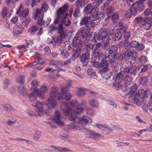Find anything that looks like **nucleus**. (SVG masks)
<instances>
[{"label": "nucleus", "instance_id": "obj_41", "mask_svg": "<svg viewBox=\"0 0 152 152\" xmlns=\"http://www.w3.org/2000/svg\"><path fill=\"white\" fill-rule=\"evenodd\" d=\"M60 55L61 57L64 58H66L69 56V54L67 50L64 49L62 50L61 52Z\"/></svg>", "mask_w": 152, "mask_h": 152}, {"label": "nucleus", "instance_id": "obj_36", "mask_svg": "<svg viewBox=\"0 0 152 152\" xmlns=\"http://www.w3.org/2000/svg\"><path fill=\"white\" fill-rule=\"evenodd\" d=\"M41 136V132L38 130H36L33 136V139L36 141H37Z\"/></svg>", "mask_w": 152, "mask_h": 152}, {"label": "nucleus", "instance_id": "obj_17", "mask_svg": "<svg viewBox=\"0 0 152 152\" xmlns=\"http://www.w3.org/2000/svg\"><path fill=\"white\" fill-rule=\"evenodd\" d=\"M115 50L116 47L114 45H112L109 47L105 52L104 55L105 58H106L107 59H109L111 57H112V56L111 54L115 51Z\"/></svg>", "mask_w": 152, "mask_h": 152}, {"label": "nucleus", "instance_id": "obj_33", "mask_svg": "<svg viewBox=\"0 0 152 152\" xmlns=\"http://www.w3.org/2000/svg\"><path fill=\"white\" fill-rule=\"evenodd\" d=\"M124 80L125 84L126 86L130 85L133 83L132 77L129 75H128L124 77Z\"/></svg>", "mask_w": 152, "mask_h": 152}, {"label": "nucleus", "instance_id": "obj_55", "mask_svg": "<svg viewBox=\"0 0 152 152\" xmlns=\"http://www.w3.org/2000/svg\"><path fill=\"white\" fill-rule=\"evenodd\" d=\"M87 73L88 75H90L91 76H94L96 74L95 70L93 69H88L87 70Z\"/></svg>", "mask_w": 152, "mask_h": 152}, {"label": "nucleus", "instance_id": "obj_46", "mask_svg": "<svg viewBox=\"0 0 152 152\" xmlns=\"http://www.w3.org/2000/svg\"><path fill=\"white\" fill-rule=\"evenodd\" d=\"M18 91L23 96H25L26 94V88L22 86H20L18 87Z\"/></svg>", "mask_w": 152, "mask_h": 152}, {"label": "nucleus", "instance_id": "obj_37", "mask_svg": "<svg viewBox=\"0 0 152 152\" xmlns=\"http://www.w3.org/2000/svg\"><path fill=\"white\" fill-rule=\"evenodd\" d=\"M89 104L91 106L96 108H98L99 106L97 101L94 99L89 101Z\"/></svg>", "mask_w": 152, "mask_h": 152}, {"label": "nucleus", "instance_id": "obj_7", "mask_svg": "<svg viewBox=\"0 0 152 152\" xmlns=\"http://www.w3.org/2000/svg\"><path fill=\"white\" fill-rule=\"evenodd\" d=\"M99 13L96 16L92 17L90 22L88 23L86 27L87 28V30L90 31L91 28H94L96 26L99 25L100 23V18L99 17Z\"/></svg>", "mask_w": 152, "mask_h": 152}, {"label": "nucleus", "instance_id": "obj_42", "mask_svg": "<svg viewBox=\"0 0 152 152\" xmlns=\"http://www.w3.org/2000/svg\"><path fill=\"white\" fill-rule=\"evenodd\" d=\"M128 12H130L131 15H136L137 13V11L135 7L132 6L128 10Z\"/></svg>", "mask_w": 152, "mask_h": 152}, {"label": "nucleus", "instance_id": "obj_44", "mask_svg": "<svg viewBox=\"0 0 152 152\" xmlns=\"http://www.w3.org/2000/svg\"><path fill=\"white\" fill-rule=\"evenodd\" d=\"M85 5V1L84 0H77L76 5L79 8H82Z\"/></svg>", "mask_w": 152, "mask_h": 152}, {"label": "nucleus", "instance_id": "obj_53", "mask_svg": "<svg viewBox=\"0 0 152 152\" xmlns=\"http://www.w3.org/2000/svg\"><path fill=\"white\" fill-rule=\"evenodd\" d=\"M16 81L17 82L20 83L23 85L24 83L25 82V77L23 75H21L18 78V80Z\"/></svg>", "mask_w": 152, "mask_h": 152}, {"label": "nucleus", "instance_id": "obj_25", "mask_svg": "<svg viewBox=\"0 0 152 152\" xmlns=\"http://www.w3.org/2000/svg\"><path fill=\"white\" fill-rule=\"evenodd\" d=\"M117 56L116 55H114L113 56V58L112 59H108V63H110L111 64V66H113L115 67H117L118 66V61L117 60H118V59L116 58Z\"/></svg>", "mask_w": 152, "mask_h": 152}, {"label": "nucleus", "instance_id": "obj_34", "mask_svg": "<svg viewBox=\"0 0 152 152\" xmlns=\"http://www.w3.org/2000/svg\"><path fill=\"white\" fill-rule=\"evenodd\" d=\"M63 41L62 39H52L49 40L48 39L47 41L49 44H52L55 45L56 44L61 43Z\"/></svg>", "mask_w": 152, "mask_h": 152}, {"label": "nucleus", "instance_id": "obj_20", "mask_svg": "<svg viewBox=\"0 0 152 152\" xmlns=\"http://www.w3.org/2000/svg\"><path fill=\"white\" fill-rule=\"evenodd\" d=\"M89 19V17L86 16L83 17L80 20V25L81 26L85 25V26L83 27V31L84 30H87V28L86 27L87 26L88 24V20Z\"/></svg>", "mask_w": 152, "mask_h": 152}, {"label": "nucleus", "instance_id": "obj_22", "mask_svg": "<svg viewBox=\"0 0 152 152\" xmlns=\"http://www.w3.org/2000/svg\"><path fill=\"white\" fill-rule=\"evenodd\" d=\"M143 111L150 115H152V103H149L148 104H144L142 107Z\"/></svg>", "mask_w": 152, "mask_h": 152}, {"label": "nucleus", "instance_id": "obj_57", "mask_svg": "<svg viewBox=\"0 0 152 152\" xmlns=\"http://www.w3.org/2000/svg\"><path fill=\"white\" fill-rule=\"evenodd\" d=\"M85 94V89L84 88H79V90L77 92V94L79 96H83Z\"/></svg>", "mask_w": 152, "mask_h": 152}, {"label": "nucleus", "instance_id": "obj_11", "mask_svg": "<svg viewBox=\"0 0 152 152\" xmlns=\"http://www.w3.org/2000/svg\"><path fill=\"white\" fill-rule=\"evenodd\" d=\"M93 66L98 67L99 72H104L107 70V64L106 63H99L97 61H91Z\"/></svg>", "mask_w": 152, "mask_h": 152}, {"label": "nucleus", "instance_id": "obj_14", "mask_svg": "<svg viewBox=\"0 0 152 152\" xmlns=\"http://www.w3.org/2000/svg\"><path fill=\"white\" fill-rule=\"evenodd\" d=\"M86 137L90 139L97 140L100 138L101 135L99 134L96 133L93 131H89L86 133Z\"/></svg>", "mask_w": 152, "mask_h": 152}, {"label": "nucleus", "instance_id": "obj_61", "mask_svg": "<svg viewBox=\"0 0 152 152\" xmlns=\"http://www.w3.org/2000/svg\"><path fill=\"white\" fill-rule=\"evenodd\" d=\"M31 20V18H26L22 22V24L25 26H27L30 23Z\"/></svg>", "mask_w": 152, "mask_h": 152}, {"label": "nucleus", "instance_id": "obj_26", "mask_svg": "<svg viewBox=\"0 0 152 152\" xmlns=\"http://www.w3.org/2000/svg\"><path fill=\"white\" fill-rule=\"evenodd\" d=\"M106 32V29H103L99 31L98 38H106L107 37L109 38Z\"/></svg>", "mask_w": 152, "mask_h": 152}, {"label": "nucleus", "instance_id": "obj_45", "mask_svg": "<svg viewBox=\"0 0 152 152\" xmlns=\"http://www.w3.org/2000/svg\"><path fill=\"white\" fill-rule=\"evenodd\" d=\"M52 147L55 148L56 150H57L59 152L63 151L64 152H72L69 149H67L65 148L61 147H56L54 146H52Z\"/></svg>", "mask_w": 152, "mask_h": 152}, {"label": "nucleus", "instance_id": "obj_52", "mask_svg": "<svg viewBox=\"0 0 152 152\" xmlns=\"http://www.w3.org/2000/svg\"><path fill=\"white\" fill-rule=\"evenodd\" d=\"M32 86L33 88V91H34L35 89H38L37 87L38 86L39 84L38 82L36 80H33L31 82ZM32 91V89H31Z\"/></svg>", "mask_w": 152, "mask_h": 152}, {"label": "nucleus", "instance_id": "obj_63", "mask_svg": "<svg viewBox=\"0 0 152 152\" xmlns=\"http://www.w3.org/2000/svg\"><path fill=\"white\" fill-rule=\"evenodd\" d=\"M70 105L73 107H79V103L77 100L72 101L70 102Z\"/></svg>", "mask_w": 152, "mask_h": 152}, {"label": "nucleus", "instance_id": "obj_12", "mask_svg": "<svg viewBox=\"0 0 152 152\" xmlns=\"http://www.w3.org/2000/svg\"><path fill=\"white\" fill-rule=\"evenodd\" d=\"M47 106L48 105L46 103H41L38 101L36 103V104L34 105V107H35L38 109L39 115L40 116H41L44 114L43 108L45 107H47Z\"/></svg>", "mask_w": 152, "mask_h": 152}, {"label": "nucleus", "instance_id": "obj_9", "mask_svg": "<svg viewBox=\"0 0 152 152\" xmlns=\"http://www.w3.org/2000/svg\"><path fill=\"white\" fill-rule=\"evenodd\" d=\"M84 11L86 14H91L92 16L96 15L99 13L98 9L94 8L91 4H88L86 7Z\"/></svg>", "mask_w": 152, "mask_h": 152}, {"label": "nucleus", "instance_id": "obj_15", "mask_svg": "<svg viewBox=\"0 0 152 152\" xmlns=\"http://www.w3.org/2000/svg\"><path fill=\"white\" fill-rule=\"evenodd\" d=\"M89 59V55L88 53L82 54L80 57V61L84 66H86L88 64Z\"/></svg>", "mask_w": 152, "mask_h": 152}, {"label": "nucleus", "instance_id": "obj_8", "mask_svg": "<svg viewBox=\"0 0 152 152\" xmlns=\"http://www.w3.org/2000/svg\"><path fill=\"white\" fill-rule=\"evenodd\" d=\"M124 73L129 74L131 75L135 76L137 73V67L134 65H132L129 66H125L121 68Z\"/></svg>", "mask_w": 152, "mask_h": 152}, {"label": "nucleus", "instance_id": "obj_49", "mask_svg": "<svg viewBox=\"0 0 152 152\" xmlns=\"http://www.w3.org/2000/svg\"><path fill=\"white\" fill-rule=\"evenodd\" d=\"M36 92L34 91H33V92L31 93L28 95V96L29 98V99L31 101H34L36 100Z\"/></svg>", "mask_w": 152, "mask_h": 152}, {"label": "nucleus", "instance_id": "obj_28", "mask_svg": "<svg viewBox=\"0 0 152 152\" xmlns=\"http://www.w3.org/2000/svg\"><path fill=\"white\" fill-rule=\"evenodd\" d=\"M134 6L137 10H138L139 12H141L143 10L144 7L143 2H141L137 1L134 3Z\"/></svg>", "mask_w": 152, "mask_h": 152}, {"label": "nucleus", "instance_id": "obj_50", "mask_svg": "<svg viewBox=\"0 0 152 152\" xmlns=\"http://www.w3.org/2000/svg\"><path fill=\"white\" fill-rule=\"evenodd\" d=\"M8 12L7 9L6 7H4L1 10V15L4 18L7 16Z\"/></svg>", "mask_w": 152, "mask_h": 152}, {"label": "nucleus", "instance_id": "obj_43", "mask_svg": "<svg viewBox=\"0 0 152 152\" xmlns=\"http://www.w3.org/2000/svg\"><path fill=\"white\" fill-rule=\"evenodd\" d=\"M138 70L139 71L140 69V73L145 72L148 69V66L147 65H139L138 66Z\"/></svg>", "mask_w": 152, "mask_h": 152}, {"label": "nucleus", "instance_id": "obj_24", "mask_svg": "<svg viewBox=\"0 0 152 152\" xmlns=\"http://www.w3.org/2000/svg\"><path fill=\"white\" fill-rule=\"evenodd\" d=\"M58 30L61 38H64L66 36V31L64 29V27L63 26H62V25H59Z\"/></svg>", "mask_w": 152, "mask_h": 152}, {"label": "nucleus", "instance_id": "obj_18", "mask_svg": "<svg viewBox=\"0 0 152 152\" xmlns=\"http://www.w3.org/2000/svg\"><path fill=\"white\" fill-rule=\"evenodd\" d=\"M123 72L122 70H121V72L115 75L113 79L115 83H120L124 80V77Z\"/></svg>", "mask_w": 152, "mask_h": 152}, {"label": "nucleus", "instance_id": "obj_4", "mask_svg": "<svg viewBox=\"0 0 152 152\" xmlns=\"http://www.w3.org/2000/svg\"><path fill=\"white\" fill-rule=\"evenodd\" d=\"M124 51V52H123L122 54L120 55V57L119 58L120 60H121L125 58L129 59V58H131L132 60L129 61L128 64L129 63L130 64H134L136 61V58L137 56V52L134 51V50L129 52L127 51H125V50Z\"/></svg>", "mask_w": 152, "mask_h": 152}, {"label": "nucleus", "instance_id": "obj_21", "mask_svg": "<svg viewBox=\"0 0 152 152\" xmlns=\"http://www.w3.org/2000/svg\"><path fill=\"white\" fill-rule=\"evenodd\" d=\"M107 70H105V71H104V72H100L102 73V76L103 78L106 80H107L113 74L114 71H115L114 72H116V70L115 69L113 71H110V72H109L108 71V70L109 69L108 65H107Z\"/></svg>", "mask_w": 152, "mask_h": 152}, {"label": "nucleus", "instance_id": "obj_40", "mask_svg": "<svg viewBox=\"0 0 152 152\" xmlns=\"http://www.w3.org/2000/svg\"><path fill=\"white\" fill-rule=\"evenodd\" d=\"M43 13H42L41 12V9H36L35 13V20H36L38 18L40 17L41 15H44Z\"/></svg>", "mask_w": 152, "mask_h": 152}, {"label": "nucleus", "instance_id": "obj_13", "mask_svg": "<svg viewBox=\"0 0 152 152\" xmlns=\"http://www.w3.org/2000/svg\"><path fill=\"white\" fill-rule=\"evenodd\" d=\"M73 121L74 122H77L79 124L85 125L90 123L91 124L92 122V120L91 118H88L87 117L84 116L81 118H77V121Z\"/></svg>", "mask_w": 152, "mask_h": 152}, {"label": "nucleus", "instance_id": "obj_2", "mask_svg": "<svg viewBox=\"0 0 152 152\" xmlns=\"http://www.w3.org/2000/svg\"><path fill=\"white\" fill-rule=\"evenodd\" d=\"M62 110L65 115L69 116L68 120L70 121H77V115L82 113L84 110V109L83 108L78 107L73 110L70 108H67L65 109H63Z\"/></svg>", "mask_w": 152, "mask_h": 152}, {"label": "nucleus", "instance_id": "obj_32", "mask_svg": "<svg viewBox=\"0 0 152 152\" xmlns=\"http://www.w3.org/2000/svg\"><path fill=\"white\" fill-rule=\"evenodd\" d=\"M110 39H101L102 47L103 49H106L109 43Z\"/></svg>", "mask_w": 152, "mask_h": 152}, {"label": "nucleus", "instance_id": "obj_6", "mask_svg": "<svg viewBox=\"0 0 152 152\" xmlns=\"http://www.w3.org/2000/svg\"><path fill=\"white\" fill-rule=\"evenodd\" d=\"M68 8V6L65 5L58 9L57 11V18L61 20L67 17Z\"/></svg>", "mask_w": 152, "mask_h": 152}, {"label": "nucleus", "instance_id": "obj_10", "mask_svg": "<svg viewBox=\"0 0 152 152\" xmlns=\"http://www.w3.org/2000/svg\"><path fill=\"white\" fill-rule=\"evenodd\" d=\"M89 31L85 30L82 31H78L77 34V37L75 36L74 38H80V37H82V38H88L91 37L92 38H95L96 36L95 33H92L89 35H88V33Z\"/></svg>", "mask_w": 152, "mask_h": 152}, {"label": "nucleus", "instance_id": "obj_19", "mask_svg": "<svg viewBox=\"0 0 152 152\" xmlns=\"http://www.w3.org/2000/svg\"><path fill=\"white\" fill-rule=\"evenodd\" d=\"M61 115L59 111H56L54 116L53 118V120L54 122L58 125H62L63 124V122L61 121Z\"/></svg>", "mask_w": 152, "mask_h": 152}, {"label": "nucleus", "instance_id": "obj_35", "mask_svg": "<svg viewBox=\"0 0 152 152\" xmlns=\"http://www.w3.org/2000/svg\"><path fill=\"white\" fill-rule=\"evenodd\" d=\"M39 28L35 25H33L29 29V32L30 35H33L35 34L38 30Z\"/></svg>", "mask_w": 152, "mask_h": 152}, {"label": "nucleus", "instance_id": "obj_27", "mask_svg": "<svg viewBox=\"0 0 152 152\" xmlns=\"http://www.w3.org/2000/svg\"><path fill=\"white\" fill-rule=\"evenodd\" d=\"M24 30L23 26L21 25H19L14 29L13 32L15 34L17 35L22 33Z\"/></svg>", "mask_w": 152, "mask_h": 152}, {"label": "nucleus", "instance_id": "obj_1", "mask_svg": "<svg viewBox=\"0 0 152 152\" xmlns=\"http://www.w3.org/2000/svg\"><path fill=\"white\" fill-rule=\"evenodd\" d=\"M149 91V89L147 88H142L136 93L132 99L134 100V103L138 106L145 102L146 97H147V94Z\"/></svg>", "mask_w": 152, "mask_h": 152}, {"label": "nucleus", "instance_id": "obj_3", "mask_svg": "<svg viewBox=\"0 0 152 152\" xmlns=\"http://www.w3.org/2000/svg\"><path fill=\"white\" fill-rule=\"evenodd\" d=\"M152 19L151 17L144 18L140 16L136 17L134 20L139 26H143L146 29H148L151 28L150 23Z\"/></svg>", "mask_w": 152, "mask_h": 152}, {"label": "nucleus", "instance_id": "obj_64", "mask_svg": "<svg viewBox=\"0 0 152 152\" xmlns=\"http://www.w3.org/2000/svg\"><path fill=\"white\" fill-rule=\"evenodd\" d=\"M113 6H110L109 7H107L106 10V12L107 14H110L114 11Z\"/></svg>", "mask_w": 152, "mask_h": 152}, {"label": "nucleus", "instance_id": "obj_58", "mask_svg": "<svg viewBox=\"0 0 152 152\" xmlns=\"http://www.w3.org/2000/svg\"><path fill=\"white\" fill-rule=\"evenodd\" d=\"M124 23L122 22H119L118 24V26L119 27V29L121 30H125L128 28L126 26H124Z\"/></svg>", "mask_w": 152, "mask_h": 152}, {"label": "nucleus", "instance_id": "obj_59", "mask_svg": "<svg viewBox=\"0 0 152 152\" xmlns=\"http://www.w3.org/2000/svg\"><path fill=\"white\" fill-rule=\"evenodd\" d=\"M48 8V6L46 4H42V6L40 9L41 11H42L43 12H46Z\"/></svg>", "mask_w": 152, "mask_h": 152}, {"label": "nucleus", "instance_id": "obj_60", "mask_svg": "<svg viewBox=\"0 0 152 152\" xmlns=\"http://www.w3.org/2000/svg\"><path fill=\"white\" fill-rule=\"evenodd\" d=\"M87 102L86 101L84 100H82L81 101L80 103H79V107H82V108L84 109L87 106Z\"/></svg>", "mask_w": 152, "mask_h": 152}, {"label": "nucleus", "instance_id": "obj_5", "mask_svg": "<svg viewBox=\"0 0 152 152\" xmlns=\"http://www.w3.org/2000/svg\"><path fill=\"white\" fill-rule=\"evenodd\" d=\"M52 96H50L48 99V103L49 105L51 107H55L57 105V103L55 101V99L59 100L62 98V96L60 93L58 92H55Z\"/></svg>", "mask_w": 152, "mask_h": 152}, {"label": "nucleus", "instance_id": "obj_31", "mask_svg": "<svg viewBox=\"0 0 152 152\" xmlns=\"http://www.w3.org/2000/svg\"><path fill=\"white\" fill-rule=\"evenodd\" d=\"M137 88V86L136 84H134L130 88V90L128 92L129 95H131L132 97L134 96V93L136 91Z\"/></svg>", "mask_w": 152, "mask_h": 152}, {"label": "nucleus", "instance_id": "obj_56", "mask_svg": "<svg viewBox=\"0 0 152 152\" xmlns=\"http://www.w3.org/2000/svg\"><path fill=\"white\" fill-rule=\"evenodd\" d=\"M29 10L28 9H25L23 10L22 13L19 14L20 16H22L23 17H26L28 15Z\"/></svg>", "mask_w": 152, "mask_h": 152}, {"label": "nucleus", "instance_id": "obj_39", "mask_svg": "<svg viewBox=\"0 0 152 152\" xmlns=\"http://www.w3.org/2000/svg\"><path fill=\"white\" fill-rule=\"evenodd\" d=\"M112 20L113 23L117 22L118 20L119 15L118 13L115 12L111 16Z\"/></svg>", "mask_w": 152, "mask_h": 152}, {"label": "nucleus", "instance_id": "obj_48", "mask_svg": "<svg viewBox=\"0 0 152 152\" xmlns=\"http://www.w3.org/2000/svg\"><path fill=\"white\" fill-rule=\"evenodd\" d=\"M127 41H128L127 39H125L124 41V42L123 43L124 44V48L126 50V51H127L129 49L131 48V47L130 43H128L127 42Z\"/></svg>", "mask_w": 152, "mask_h": 152}, {"label": "nucleus", "instance_id": "obj_38", "mask_svg": "<svg viewBox=\"0 0 152 152\" xmlns=\"http://www.w3.org/2000/svg\"><path fill=\"white\" fill-rule=\"evenodd\" d=\"M4 109L6 111H10L14 110V108L10 105L3 103L1 104Z\"/></svg>", "mask_w": 152, "mask_h": 152}, {"label": "nucleus", "instance_id": "obj_62", "mask_svg": "<svg viewBox=\"0 0 152 152\" xmlns=\"http://www.w3.org/2000/svg\"><path fill=\"white\" fill-rule=\"evenodd\" d=\"M40 1L41 0H32L31 4V7L33 8L34 6H37L38 3H39Z\"/></svg>", "mask_w": 152, "mask_h": 152}, {"label": "nucleus", "instance_id": "obj_54", "mask_svg": "<svg viewBox=\"0 0 152 152\" xmlns=\"http://www.w3.org/2000/svg\"><path fill=\"white\" fill-rule=\"evenodd\" d=\"M80 10L79 8L78 7H77L75 9L73 14L74 16L76 18L80 16Z\"/></svg>", "mask_w": 152, "mask_h": 152}, {"label": "nucleus", "instance_id": "obj_47", "mask_svg": "<svg viewBox=\"0 0 152 152\" xmlns=\"http://www.w3.org/2000/svg\"><path fill=\"white\" fill-rule=\"evenodd\" d=\"M81 39H73V42L74 44L76 46H79L80 45H82L83 42H81Z\"/></svg>", "mask_w": 152, "mask_h": 152}, {"label": "nucleus", "instance_id": "obj_30", "mask_svg": "<svg viewBox=\"0 0 152 152\" xmlns=\"http://www.w3.org/2000/svg\"><path fill=\"white\" fill-rule=\"evenodd\" d=\"M148 77L144 76L141 77L139 80V83L140 85L143 86L146 85L148 82Z\"/></svg>", "mask_w": 152, "mask_h": 152}, {"label": "nucleus", "instance_id": "obj_16", "mask_svg": "<svg viewBox=\"0 0 152 152\" xmlns=\"http://www.w3.org/2000/svg\"><path fill=\"white\" fill-rule=\"evenodd\" d=\"M47 91V88L45 86H42L39 90L35 89L34 91L36 92V95L40 98L44 97V94Z\"/></svg>", "mask_w": 152, "mask_h": 152}, {"label": "nucleus", "instance_id": "obj_29", "mask_svg": "<svg viewBox=\"0 0 152 152\" xmlns=\"http://www.w3.org/2000/svg\"><path fill=\"white\" fill-rule=\"evenodd\" d=\"M71 24L70 20L66 17L61 20V23L59 24L62 25V26H63L64 25L66 27H68L70 26Z\"/></svg>", "mask_w": 152, "mask_h": 152}, {"label": "nucleus", "instance_id": "obj_51", "mask_svg": "<svg viewBox=\"0 0 152 152\" xmlns=\"http://www.w3.org/2000/svg\"><path fill=\"white\" fill-rule=\"evenodd\" d=\"M68 134L69 133L68 132L64 131L63 132H62L61 135V138L63 140L68 139L69 136Z\"/></svg>", "mask_w": 152, "mask_h": 152}, {"label": "nucleus", "instance_id": "obj_23", "mask_svg": "<svg viewBox=\"0 0 152 152\" xmlns=\"http://www.w3.org/2000/svg\"><path fill=\"white\" fill-rule=\"evenodd\" d=\"M95 56L98 60L101 61V63H106L108 65V61L107 60L106 58H105V56L104 54L102 53H100L97 55H95Z\"/></svg>", "mask_w": 152, "mask_h": 152}]
</instances>
